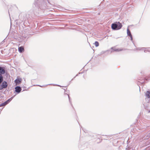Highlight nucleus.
<instances>
[{"mask_svg":"<svg viewBox=\"0 0 150 150\" xmlns=\"http://www.w3.org/2000/svg\"><path fill=\"white\" fill-rule=\"evenodd\" d=\"M122 27V24L119 22L112 23L111 25L112 28L114 30H119L121 29Z\"/></svg>","mask_w":150,"mask_h":150,"instance_id":"1","label":"nucleus"},{"mask_svg":"<svg viewBox=\"0 0 150 150\" xmlns=\"http://www.w3.org/2000/svg\"><path fill=\"white\" fill-rule=\"evenodd\" d=\"M8 86L7 82L6 81H4L2 82L1 85L0 86V90H1L3 88H6Z\"/></svg>","mask_w":150,"mask_h":150,"instance_id":"2","label":"nucleus"},{"mask_svg":"<svg viewBox=\"0 0 150 150\" xmlns=\"http://www.w3.org/2000/svg\"><path fill=\"white\" fill-rule=\"evenodd\" d=\"M5 68L4 67L0 66V75L5 74Z\"/></svg>","mask_w":150,"mask_h":150,"instance_id":"3","label":"nucleus"},{"mask_svg":"<svg viewBox=\"0 0 150 150\" xmlns=\"http://www.w3.org/2000/svg\"><path fill=\"white\" fill-rule=\"evenodd\" d=\"M14 96H12L11 98L7 100L5 102H4L2 103V105L4 106H5L7 104L9 103L14 98Z\"/></svg>","mask_w":150,"mask_h":150,"instance_id":"4","label":"nucleus"},{"mask_svg":"<svg viewBox=\"0 0 150 150\" xmlns=\"http://www.w3.org/2000/svg\"><path fill=\"white\" fill-rule=\"evenodd\" d=\"M15 89L16 92L18 93H20L22 90L21 88L19 86H16Z\"/></svg>","mask_w":150,"mask_h":150,"instance_id":"5","label":"nucleus"},{"mask_svg":"<svg viewBox=\"0 0 150 150\" xmlns=\"http://www.w3.org/2000/svg\"><path fill=\"white\" fill-rule=\"evenodd\" d=\"M127 35L129 36L132 42L133 41V38L132 35L131 34V32L129 29L127 28Z\"/></svg>","mask_w":150,"mask_h":150,"instance_id":"6","label":"nucleus"},{"mask_svg":"<svg viewBox=\"0 0 150 150\" xmlns=\"http://www.w3.org/2000/svg\"><path fill=\"white\" fill-rule=\"evenodd\" d=\"M22 81L21 79H17L15 81V82L16 85L20 84L21 83Z\"/></svg>","mask_w":150,"mask_h":150,"instance_id":"7","label":"nucleus"},{"mask_svg":"<svg viewBox=\"0 0 150 150\" xmlns=\"http://www.w3.org/2000/svg\"><path fill=\"white\" fill-rule=\"evenodd\" d=\"M145 96L147 98H150V91H147L146 92Z\"/></svg>","mask_w":150,"mask_h":150,"instance_id":"8","label":"nucleus"},{"mask_svg":"<svg viewBox=\"0 0 150 150\" xmlns=\"http://www.w3.org/2000/svg\"><path fill=\"white\" fill-rule=\"evenodd\" d=\"M150 104L149 103L148 104V107H147V106H145V105L144 104V105L145 106V109L147 110V111H148V112H150Z\"/></svg>","mask_w":150,"mask_h":150,"instance_id":"9","label":"nucleus"},{"mask_svg":"<svg viewBox=\"0 0 150 150\" xmlns=\"http://www.w3.org/2000/svg\"><path fill=\"white\" fill-rule=\"evenodd\" d=\"M18 51L20 53H22L24 51V49L23 47L21 46L18 47Z\"/></svg>","mask_w":150,"mask_h":150,"instance_id":"10","label":"nucleus"},{"mask_svg":"<svg viewBox=\"0 0 150 150\" xmlns=\"http://www.w3.org/2000/svg\"><path fill=\"white\" fill-rule=\"evenodd\" d=\"M111 49H113L114 51H116V52H119V51H122L123 50L122 49H116V48H113V47H112L111 48Z\"/></svg>","mask_w":150,"mask_h":150,"instance_id":"11","label":"nucleus"},{"mask_svg":"<svg viewBox=\"0 0 150 150\" xmlns=\"http://www.w3.org/2000/svg\"><path fill=\"white\" fill-rule=\"evenodd\" d=\"M3 80V76L2 75H0V83H1Z\"/></svg>","mask_w":150,"mask_h":150,"instance_id":"12","label":"nucleus"},{"mask_svg":"<svg viewBox=\"0 0 150 150\" xmlns=\"http://www.w3.org/2000/svg\"><path fill=\"white\" fill-rule=\"evenodd\" d=\"M94 44L96 47H97L99 45V42L98 41H96L95 42V43Z\"/></svg>","mask_w":150,"mask_h":150,"instance_id":"13","label":"nucleus"},{"mask_svg":"<svg viewBox=\"0 0 150 150\" xmlns=\"http://www.w3.org/2000/svg\"><path fill=\"white\" fill-rule=\"evenodd\" d=\"M145 48L144 47H142V48H140V47H138L136 48V50H142L143 49Z\"/></svg>","mask_w":150,"mask_h":150,"instance_id":"14","label":"nucleus"},{"mask_svg":"<svg viewBox=\"0 0 150 150\" xmlns=\"http://www.w3.org/2000/svg\"><path fill=\"white\" fill-rule=\"evenodd\" d=\"M150 137V131L148 132V134L147 135V136H146V138H145L144 139H148V138H147V137Z\"/></svg>","mask_w":150,"mask_h":150,"instance_id":"15","label":"nucleus"},{"mask_svg":"<svg viewBox=\"0 0 150 150\" xmlns=\"http://www.w3.org/2000/svg\"><path fill=\"white\" fill-rule=\"evenodd\" d=\"M65 94H66V95H68V98H69V101L70 103L71 104V105H72V104H71V101L70 100V97H69V95L68 94H67L66 93H65Z\"/></svg>","mask_w":150,"mask_h":150,"instance_id":"16","label":"nucleus"},{"mask_svg":"<svg viewBox=\"0 0 150 150\" xmlns=\"http://www.w3.org/2000/svg\"><path fill=\"white\" fill-rule=\"evenodd\" d=\"M126 150H133V149L131 148L128 147L127 148H126Z\"/></svg>","mask_w":150,"mask_h":150,"instance_id":"17","label":"nucleus"},{"mask_svg":"<svg viewBox=\"0 0 150 150\" xmlns=\"http://www.w3.org/2000/svg\"><path fill=\"white\" fill-rule=\"evenodd\" d=\"M2 106H4V105H2V103L1 104H0V107Z\"/></svg>","mask_w":150,"mask_h":150,"instance_id":"18","label":"nucleus"},{"mask_svg":"<svg viewBox=\"0 0 150 150\" xmlns=\"http://www.w3.org/2000/svg\"><path fill=\"white\" fill-rule=\"evenodd\" d=\"M144 52H146V50H145L144 51Z\"/></svg>","mask_w":150,"mask_h":150,"instance_id":"19","label":"nucleus"},{"mask_svg":"<svg viewBox=\"0 0 150 150\" xmlns=\"http://www.w3.org/2000/svg\"><path fill=\"white\" fill-rule=\"evenodd\" d=\"M38 86H40V87H41V86H40L39 85H38Z\"/></svg>","mask_w":150,"mask_h":150,"instance_id":"20","label":"nucleus"},{"mask_svg":"<svg viewBox=\"0 0 150 150\" xmlns=\"http://www.w3.org/2000/svg\"><path fill=\"white\" fill-rule=\"evenodd\" d=\"M57 86H60L59 85H57Z\"/></svg>","mask_w":150,"mask_h":150,"instance_id":"21","label":"nucleus"},{"mask_svg":"<svg viewBox=\"0 0 150 150\" xmlns=\"http://www.w3.org/2000/svg\"><path fill=\"white\" fill-rule=\"evenodd\" d=\"M1 83H0V84Z\"/></svg>","mask_w":150,"mask_h":150,"instance_id":"22","label":"nucleus"}]
</instances>
